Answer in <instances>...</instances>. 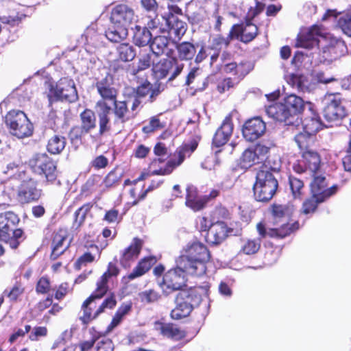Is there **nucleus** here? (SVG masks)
<instances>
[{
  "mask_svg": "<svg viewBox=\"0 0 351 351\" xmlns=\"http://www.w3.org/2000/svg\"><path fill=\"white\" fill-rule=\"evenodd\" d=\"M210 254L207 247L200 242L189 243L178 258V264L186 268L191 276H199L206 273L205 263L210 260Z\"/></svg>",
  "mask_w": 351,
  "mask_h": 351,
  "instance_id": "obj_4",
  "label": "nucleus"
},
{
  "mask_svg": "<svg viewBox=\"0 0 351 351\" xmlns=\"http://www.w3.org/2000/svg\"><path fill=\"white\" fill-rule=\"evenodd\" d=\"M326 199L320 197H315L312 195V197L307 199L304 202L302 205V212L304 214H308L311 213H313L317 206L318 203H321L324 202Z\"/></svg>",
  "mask_w": 351,
  "mask_h": 351,
  "instance_id": "obj_49",
  "label": "nucleus"
},
{
  "mask_svg": "<svg viewBox=\"0 0 351 351\" xmlns=\"http://www.w3.org/2000/svg\"><path fill=\"white\" fill-rule=\"evenodd\" d=\"M29 166L35 173L43 176L47 182H53L56 180V165L46 154L34 155L29 160Z\"/></svg>",
  "mask_w": 351,
  "mask_h": 351,
  "instance_id": "obj_11",
  "label": "nucleus"
},
{
  "mask_svg": "<svg viewBox=\"0 0 351 351\" xmlns=\"http://www.w3.org/2000/svg\"><path fill=\"white\" fill-rule=\"evenodd\" d=\"M108 160L107 158H106L103 155H100L97 157H96L93 161H92V166L96 169H99L101 168H104L108 165Z\"/></svg>",
  "mask_w": 351,
  "mask_h": 351,
  "instance_id": "obj_63",
  "label": "nucleus"
},
{
  "mask_svg": "<svg viewBox=\"0 0 351 351\" xmlns=\"http://www.w3.org/2000/svg\"><path fill=\"white\" fill-rule=\"evenodd\" d=\"M138 296L142 302L147 304L157 302L160 298V294L153 289L142 291L139 293Z\"/></svg>",
  "mask_w": 351,
  "mask_h": 351,
  "instance_id": "obj_52",
  "label": "nucleus"
},
{
  "mask_svg": "<svg viewBox=\"0 0 351 351\" xmlns=\"http://www.w3.org/2000/svg\"><path fill=\"white\" fill-rule=\"evenodd\" d=\"M24 292V287L20 282L14 285L10 290H5L3 294L11 301H16Z\"/></svg>",
  "mask_w": 351,
  "mask_h": 351,
  "instance_id": "obj_51",
  "label": "nucleus"
},
{
  "mask_svg": "<svg viewBox=\"0 0 351 351\" xmlns=\"http://www.w3.org/2000/svg\"><path fill=\"white\" fill-rule=\"evenodd\" d=\"M211 225L210 221L205 217L197 219V226L201 232H205V234H206Z\"/></svg>",
  "mask_w": 351,
  "mask_h": 351,
  "instance_id": "obj_64",
  "label": "nucleus"
},
{
  "mask_svg": "<svg viewBox=\"0 0 351 351\" xmlns=\"http://www.w3.org/2000/svg\"><path fill=\"white\" fill-rule=\"evenodd\" d=\"M228 227L223 221H217L211 225L204 235L207 243L217 245L225 240L228 235Z\"/></svg>",
  "mask_w": 351,
  "mask_h": 351,
  "instance_id": "obj_20",
  "label": "nucleus"
},
{
  "mask_svg": "<svg viewBox=\"0 0 351 351\" xmlns=\"http://www.w3.org/2000/svg\"><path fill=\"white\" fill-rule=\"evenodd\" d=\"M169 40L165 36H158L154 38L150 43V49L153 53L160 56L167 49Z\"/></svg>",
  "mask_w": 351,
  "mask_h": 351,
  "instance_id": "obj_44",
  "label": "nucleus"
},
{
  "mask_svg": "<svg viewBox=\"0 0 351 351\" xmlns=\"http://www.w3.org/2000/svg\"><path fill=\"white\" fill-rule=\"evenodd\" d=\"M199 136L195 137L190 143H185L179 147L175 152L173 157L165 162L161 158H154L149 166L152 175H169L173 169L180 165L186 157H189L196 149Z\"/></svg>",
  "mask_w": 351,
  "mask_h": 351,
  "instance_id": "obj_6",
  "label": "nucleus"
},
{
  "mask_svg": "<svg viewBox=\"0 0 351 351\" xmlns=\"http://www.w3.org/2000/svg\"><path fill=\"white\" fill-rule=\"evenodd\" d=\"M110 21L112 24H121L128 27L138 21V16L132 7L120 3L112 8Z\"/></svg>",
  "mask_w": 351,
  "mask_h": 351,
  "instance_id": "obj_15",
  "label": "nucleus"
},
{
  "mask_svg": "<svg viewBox=\"0 0 351 351\" xmlns=\"http://www.w3.org/2000/svg\"><path fill=\"white\" fill-rule=\"evenodd\" d=\"M261 247V241L258 240H248L242 246V251L245 254H254L256 253Z\"/></svg>",
  "mask_w": 351,
  "mask_h": 351,
  "instance_id": "obj_53",
  "label": "nucleus"
},
{
  "mask_svg": "<svg viewBox=\"0 0 351 351\" xmlns=\"http://www.w3.org/2000/svg\"><path fill=\"white\" fill-rule=\"evenodd\" d=\"M5 124L10 133L19 138L30 136L33 133V125L21 110H13L5 116Z\"/></svg>",
  "mask_w": 351,
  "mask_h": 351,
  "instance_id": "obj_9",
  "label": "nucleus"
},
{
  "mask_svg": "<svg viewBox=\"0 0 351 351\" xmlns=\"http://www.w3.org/2000/svg\"><path fill=\"white\" fill-rule=\"evenodd\" d=\"M50 289V282L48 278L42 277L37 282L36 290L40 293H47Z\"/></svg>",
  "mask_w": 351,
  "mask_h": 351,
  "instance_id": "obj_59",
  "label": "nucleus"
},
{
  "mask_svg": "<svg viewBox=\"0 0 351 351\" xmlns=\"http://www.w3.org/2000/svg\"><path fill=\"white\" fill-rule=\"evenodd\" d=\"M208 202L207 195L199 196L198 191L193 185H189L186 188L185 204L194 211H198L204 208Z\"/></svg>",
  "mask_w": 351,
  "mask_h": 351,
  "instance_id": "obj_21",
  "label": "nucleus"
},
{
  "mask_svg": "<svg viewBox=\"0 0 351 351\" xmlns=\"http://www.w3.org/2000/svg\"><path fill=\"white\" fill-rule=\"evenodd\" d=\"M156 263V259L154 256H148L141 259L130 274L123 277L122 281L124 283H128L130 280L144 275Z\"/></svg>",
  "mask_w": 351,
  "mask_h": 351,
  "instance_id": "obj_27",
  "label": "nucleus"
},
{
  "mask_svg": "<svg viewBox=\"0 0 351 351\" xmlns=\"http://www.w3.org/2000/svg\"><path fill=\"white\" fill-rule=\"evenodd\" d=\"M164 19L169 27L170 34H173L176 38L180 39L185 34L186 24L184 21L175 16L164 18Z\"/></svg>",
  "mask_w": 351,
  "mask_h": 351,
  "instance_id": "obj_36",
  "label": "nucleus"
},
{
  "mask_svg": "<svg viewBox=\"0 0 351 351\" xmlns=\"http://www.w3.org/2000/svg\"><path fill=\"white\" fill-rule=\"evenodd\" d=\"M152 35L147 27L136 25L133 29L132 40L135 45L144 47L150 43Z\"/></svg>",
  "mask_w": 351,
  "mask_h": 351,
  "instance_id": "obj_33",
  "label": "nucleus"
},
{
  "mask_svg": "<svg viewBox=\"0 0 351 351\" xmlns=\"http://www.w3.org/2000/svg\"><path fill=\"white\" fill-rule=\"evenodd\" d=\"M86 134L81 127H74L69 132V137L73 143L80 142L82 136Z\"/></svg>",
  "mask_w": 351,
  "mask_h": 351,
  "instance_id": "obj_61",
  "label": "nucleus"
},
{
  "mask_svg": "<svg viewBox=\"0 0 351 351\" xmlns=\"http://www.w3.org/2000/svg\"><path fill=\"white\" fill-rule=\"evenodd\" d=\"M269 147L258 143L253 148L245 149L240 158L239 165L242 169H247L252 166L260 163L267 158Z\"/></svg>",
  "mask_w": 351,
  "mask_h": 351,
  "instance_id": "obj_14",
  "label": "nucleus"
},
{
  "mask_svg": "<svg viewBox=\"0 0 351 351\" xmlns=\"http://www.w3.org/2000/svg\"><path fill=\"white\" fill-rule=\"evenodd\" d=\"M287 83L293 88L304 91L306 86L304 84V77L297 74H290L286 77Z\"/></svg>",
  "mask_w": 351,
  "mask_h": 351,
  "instance_id": "obj_50",
  "label": "nucleus"
},
{
  "mask_svg": "<svg viewBox=\"0 0 351 351\" xmlns=\"http://www.w3.org/2000/svg\"><path fill=\"white\" fill-rule=\"evenodd\" d=\"M270 164L269 160H265L256 174V180L253 190L254 197L258 202L269 201L278 189V181L272 172H278L279 167H271Z\"/></svg>",
  "mask_w": 351,
  "mask_h": 351,
  "instance_id": "obj_7",
  "label": "nucleus"
},
{
  "mask_svg": "<svg viewBox=\"0 0 351 351\" xmlns=\"http://www.w3.org/2000/svg\"><path fill=\"white\" fill-rule=\"evenodd\" d=\"M234 39V33L230 29L226 37L221 34L216 35L211 41V49L217 51H221L228 47L231 40Z\"/></svg>",
  "mask_w": 351,
  "mask_h": 351,
  "instance_id": "obj_42",
  "label": "nucleus"
},
{
  "mask_svg": "<svg viewBox=\"0 0 351 351\" xmlns=\"http://www.w3.org/2000/svg\"><path fill=\"white\" fill-rule=\"evenodd\" d=\"M289 182L293 198L301 199L304 189L303 182L291 176L289 178Z\"/></svg>",
  "mask_w": 351,
  "mask_h": 351,
  "instance_id": "obj_48",
  "label": "nucleus"
},
{
  "mask_svg": "<svg viewBox=\"0 0 351 351\" xmlns=\"http://www.w3.org/2000/svg\"><path fill=\"white\" fill-rule=\"evenodd\" d=\"M274 223L277 226L273 228H266L262 223L257 224V230L261 238L267 236L270 237L283 238L298 229L299 224L295 222L289 224L291 212L289 208L283 205H274L272 209Z\"/></svg>",
  "mask_w": 351,
  "mask_h": 351,
  "instance_id": "obj_5",
  "label": "nucleus"
},
{
  "mask_svg": "<svg viewBox=\"0 0 351 351\" xmlns=\"http://www.w3.org/2000/svg\"><path fill=\"white\" fill-rule=\"evenodd\" d=\"M304 101L300 97L290 94L282 101L267 106L265 111L269 117L291 125L300 123L298 115L304 110Z\"/></svg>",
  "mask_w": 351,
  "mask_h": 351,
  "instance_id": "obj_3",
  "label": "nucleus"
},
{
  "mask_svg": "<svg viewBox=\"0 0 351 351\" xmlns=\"http://www.w3.org/2000/svg\"><path fill=\"white\" fill-rule=\"evenodd\" d=\"M30 325H25L24 328H14L13 330L12 334L10 335L9 338V342L13 343L18 339L24 337L25 335L30 331Z\"/></svg>",
  "mask_w": 351,
  "mask_h": 351,
  "instance_id": "obj_55",
  "label": "nucleus"
},
{
  "mask_svg": "<svg viewBox=\"0 0 351 351\" xmlns=\"http://www.w3.org/2000/svg\"><path fill=\"white\" fill-rule=\"evenodd\" d=\"M209 288L210 286L206 285L181 291L176 298V306L171 312V318L180 319L189 316L193 308L200 304L202 295L207 294Z\"/></svg>",
  "mask_w": 351,
  "mask_h": 351,
  "instance_id": "obj_8",
  "label": "nucleus"
},
{
  "mask_svg": "<svg viewBox=\"0 0 351 351\" xmlns=\"http://www.w3.org/2000/svg\"><path fill=\"white\" fill-rule=\"evenodd\" d=\"M233 128L230 116L226 117L220 128L216 131L213 138V144L217 147L225 145L232 135Z\"/></svg>",
  "mask_w": 351,
  "mask_h": 351,
  "instance_id": "obj_23",
  "label": "nucleus"
},
{
  "mask_svg": "<svg viewBox=\"0 0 351 351\" xmlns=\"http://www.w3.org/2000/svg\"><path fill=\"white\" fill-rule=\"evenodd\" d=\"M131 309L132 304L130 303L121 304L116 311L110 324L108 326L106 332H110L114 328L118 326L123 320L125 317L129 314Z\"/></svg>",
  "mask_w": 351,
  "mask_h": 351,
  "instance_id": "obj_34",
  "label": "nucleus"
},
{
  "mask_svg": "<svg viewBox=\"0 0 351 351\" xmlns=\"http://www.w3.org/2000/svg\"><path fill=\"white\" fill-rule=\"evenodd\" d=\"M81 128L85 133H88L96 127V117L95 113L89 109L84 110L80 114Z\"/></svg>",
  "mask_w": 351,
  "mask_h": 351,
  "instance_id": "obj_39",
  "label": "nucleus"
},
{
  "mask_svg": "<svg viewBox=\"0 0 351 351\" xmlns=\"http://www.w3.org/2000/svg\"><path fill=\"white\" fill-rule=\"evenodd\" d=\"M41 195L40 190L36 187V182L32 180L24 181L20 185L17 199L21 204H27L38 200Z\"/></svg>",
  "mask_w": 351,
  "mask_h": 351,
  "instance_id": "obj_17",
  "label": "nucleus"
},
{
  "mask_svg": "<svg viewBox=\"0 0 351 351\" xmlns=\"http://www.w3.org/2000/svg\"><path fill=\"white\" fill-rule=\"evenodd\" d=\"M65 145V138L56 134L48 141L47 150L53 154H60L64 149Z\"/></svg>",
  "mask_w": 351,
  "mask_h": 351,
  "instance_id": "obj_43",
  "label": "nucleus"
},
{
  "mask_svg": "<svg viewBox=\"0 0 351 351\" xmlns=\"http://www.w3.org/2000/svg\"><path fill=\"white\" fill-rule=\"evenodd\" d=\"M113 77L109 74L106 73V76L96 83V87L100 96L101 100L113 101L117 98V90L112 86Z\"/></svg>",
  "mask_w": 351,
  "mask_h": 351,
  "instance_id": "obj_25",
  "label": "nucleus"
},
{
  "mask_svg": "<svg viewBox=\"0 0 351 351\" xmlns=\"http://www.w3.org/2000/svg\"><path fill=\"white\" fill-rule=\"evenodd\" d=\"M96 108L99 118V133L103 135L111 130L109 118L111 107L104 100H99L96 103Z\"/></svg>",
  "mask_w": 351,
  "mask_h": 351,
  "instance_id": "obj_24",
  "label": "nucleus"
},
{
  "mask_svg": "<svg viewBox=\"0 0 351 351\" xmlns=\"http://www.w3.org/2000/svg\"><path fill=\"white\" fill-rule=\"evenodd\" d=\"M142 246L143 241L138 238H134L131 245L123 251L120 258L121 265L125 268L129 267L131 262L138 256Z\"/></svg>",
  "mask_w": 351,
  "mask_h": 351,
  "instance_id": "obj_26",
  "label": "nucleus"
},
{
  "mask_svg": "<svg viewBox=\"0 0 351 351\" xmlns=\"http://www.w3.org/2000/svg\"><path fill=\"white\" fill-rule=\"evenodd\" d=\"M319 43L322 45L320 61L330 64L348 53L346 43L341 39L332 36H323L320 27L313 25L304 30L298 36L296 46L307 49H313Z\"/></svg>",
  "mask_w": 351,
  "mask_h": 351,
  "instance_id": "obj_1",
  "label": "nucleus"
},
{
  "mask_svg": "<svg viewBox=\"0 0 351 351\" xmlns=\"http://www.w3.org/2000/svg\"><path fill=\"white\" fill-rule=\"evenodd\" d=\"M119 273V269L113 263H109L107 270L97 280L96 289L88 298L82 304L83 315L80 319L84 324H88L93 319L96 318L99 314L103 313L106 308L112 309L117 304V300L114 295L108 297L102 304L98 307L94 313H92V302L95 299L101 298L108 291V282L112 277H116Z\"/></svg>",
  "mask_w": 351,
  "mask_h": 351,
  "instance_id": "obj_2",
  "label": "nucleus"
},
{
  "mask_svg": "<svg viewBox=\"0 0 351 351\" xmlns=\"http://www.w3.org/2000/svg\"><path fill=\"white\" fill-rule=\"evenodd\" d=\"M19 219L12 212H5L0 214V232L4 235L10 236V231L13 230Z\"/></svg>",
  "mask_w": 351,
  "mask_h": 351,
  "instance_id": "obj_31",
  "label": "nucleus"
},
{
  "mask_svg": "<svg viewBox=\"0 0 351 351\" xmlns=\"http://www.w3.org/2000/svg\"><path fill=\"white\" fill-rule=\"evenodd\" d=\"M160 128H161V125H160V120L158 118H156V117H154L150 119L149 124L147 125H145L143 128V131L145 133H150V132H154L155 130H157Z\"/></svg>",
  "mask_w": 351,
  "mask_h": 351,
  "instance_id": "obj_62",
  "label": "nucleus"
},
{
  "mask_svg": "<svg viewBox=\"0 0 351 351\" xmlns=\"http://www.w3.org/2000/svg\"><path fill=\"white\" fill-rule=\"evenodd\" d=\"M190 275L186 268H182L176 261V267L169 270L163 276L162 288L167 293L181 289L186 285V275Z\"/></svg>",
  "mask_w": 351,
  "mask_h": 351,
  "instance_id": "obj_13",
  "label": "nucleus"
},
{
  "mask_svg": "<svg viewBox=\"0 0 351 351\" xmlns=\"http://www.w3.org/2000/svg\"><path fill=\"white\" fill-rule=\"evenodd\" d=\"M314 135L310 134L304 130L295 136V141L301 150L306 151L308 146L313 142Z\"/></svg>",
  "mask_w": 351,
  "mask_h": 351,
  "instance_id": "obj_47",
  "label": "nucleus"
},
{
  "mask_svg": "<svg viewBox=\"0 0 351 351\" xmlns=\"http://www.w3.org/2000/svg\"><path fill=\"white\" fill-rule=\"evenodd\" d=\"M47 335V329L44 326L34 327L29 335V339L32 341H36L40 337H45Z\"/></svg>",
  "mask_w": 351,
  "mask_h": 351,
  "instance_id": "obj_58",
  "label": "nucleus"
},
{
  "mask_svg": "<svg viewBox=\"0 0 351 351\" xmlns=\"http://www.w3.org/2000/svg\"><path fill=\"white\" fill-rule=\"evenodd\" d=\"M302 162L306 169H308L313 174H315L320 167V156L317 152L311 149H306L302 154Z\"/></svg>",
  "mask_w": 351,
  "mask_h": 351,
  "instance_id": "obj_32",
  "label": "nucleus"
},
{
  "mask_svg": "<svg viewBox=\"0 0 351 351\" xmlns=\"http://www.w3.org/2000/svg\"><path fill=\"white\" fill-rule=\"evenodd\" d=\"M322 123L319 117L313 114L311 117H306L303 121V130L310 134L315 135L322 128Z\"/></svg>",
  "mask_w": 351,
  "mask_h": 351,
  "instance_id": "obj_38",
  "label": "nucleus"
},
{
  "mask_svg": "<svg viewBox=\"0 0 351 351\" xmlns=\"http://www.w3.org/2000/svg\"><path fill=\"white\" fill-rule=\"evenodd\" d=\"M176 58L163 59L153 66V71L156 76L159 79L166 77L173 68Z\"/></svg>",
  "mask_w": 351,
  "mask_h": 351,
  "instance_id": "obj_35",
  "label": "nucleus"
},
{
  "mask_svg": "<svg viewBox=\"0 0 351 351\" xmlns=\"http://www.w3.org/2000/svg\"><path fill=\"white\" fill-rule=\"evenodd\" d=\"M158 92L155 90H152V85L149 82H145L136 88V95L139 97H144L147 95H149V101L152 102L156 96H157Z\"/></svg>",
  "mask_w": 351,
  "mask_h": 351,
  "instance_id": "obj_46",
  "label": "nucleus"
},
{
  "mask_svg": "<svg viewBox=\"0 0 351 351\" xmlns=\"http://www.w3.org/2000/svg\"><path fill=\"white\" fill-rule=\"evenodd\" d=\"M97 351H113L114 346L112 341L108 338L102 337L97 339Z\"/></svg>",
  "mask_w": 351,
  "mask_h": 351,
  "instance_id": "obj_56",
  "label": "nucleus"
},
{
  "mask_svg": "<svg viewBox=\"0 0 351 351\" xmlns=\"http://www.w3.org/2000/svg\"><path fill=\"white\" fill-rule=\"evenodd\" d=\"M313 176L314 178L312 183L311 184L312 195L315 197L318 196L324 199H327L336 193V186L326 188L327 184L325 177L322 176H316L315 174H313Z\"/></svg>",
  "mask_w": 351,
  "mask_h": 351,
  "instance_id": "obj_22",
  "label": "nucleus"
},
{
  "mask_svg": "<svg viewBox=\"0 0 351 351\" xmlns=\"http://www.w3.org/2000/svg\"><path fill=\"white\" fill-rule=\"evenodd\" d=\"M121 173L117 171H111L105 178L104 184L106 188L117 185L121 179Z\"/></svg>",
  "mask_w": 351,
  "mask_h": 351,
  "instance_id": "obj_54",
  "label": "nucleus"
},
{
  "mask_svg": "<svg viewBox=\"0 0 351 351\" xmlns=\"http://www.w3.org/2000/svg\"><path fill=\"white\" fill-rule=\"evenodd\" d=\"M95 260L94 256L90 252H86L82 255L75 262V265L77 269H80L82 265L92 263Z\"/></svg>",
  "mask_w": 351,
  "mask_h": 351,
  "instance_id": "obj_60",
  "label": "nucleus"
},
{
  "mask_svg": "<svg viewBox=\"0 0 351 351\" xmlns=\"http://www.w3.org/2000/svg\"><path fill=\"white\" fill-rule=\"evenodd\" d=\"M69 243L67 241V233L64 230H59L55 232L52 241V252L51 258L56 259L68 247Z\"/></svg>",
  "mask_w": 351,
  "mask_h": 351,
  "instance_id": "obj_28",
  "label": "nucleus"
},
{
  "mask_svg": "<svg viewBox=\"0 0 351 351\" xmlns=\"http://www.w3.org/2000/svg\"><path fill=\"white\" fill-rule=\"evenodd\" d=\"M154 327L156 330L159 332L160 335L167 338L178 340L185 336L183 331L171 324L156 322L154 324Z\"/></svg>",
  "mask_w": 351,
  "mask_h": 351,
  "instance_id": "obj_30",
  "label": "nucleus"
},
{
  "mask_svg": "<svg viewBox=\"0 0 351 351\" xmlns=\"http://www.w3.org/2000/svg\"><path fill=\"white\" fill-rule=\"evenodd\" d=\"M117 53L119 59L123 62H130L134 60L136 56V50L129 43L120 44L117 47Z\"/></svg>",
  "mask_w": 351,
  "mask_h": 351,
  "instance_id": "obj_41",
  "label": "nucleus"
},
{
  "mask_svg": "<svg viewBox=\"0 0 351 351\" xmlns=\"http://www.w3.org/2000/svg\"><path fill=\"white\" fill-rule=\"evenodd\" d=\"M266 130L265 123L260 117H254L245 121L243 126V137L250 142L260 138Z\"/></svg>",
  "mask_w": 351,
  "mask_h": 351,
  "instance_id": "obj_16",
  "label": "nucleus"
},
{
  "mask_svg": "<svg viewBox=\"0 0 351 351\" xmlns=\"http://www.w3.org/2000/svg\"><path fill=\"white\" fill-rule=\"evenodd\" d=\"M91 208L92 204L88 203L82 206L75 212V219L73 224V228L77 229L83 224L86 215L90 210Z\"/></svg>",
  "mask_w": 351,
  "mask_h": 351,
  "instance_id": "obj_45",
  "label": "nucleus"
},
{
  "mask_svg": "<svg viewBox=\"0 0 351 351\" xmlns=\"http://www.w3.org/2000/svg\"><path fill=\"white\" fill-rule=\"evenodd\" d=\"M114 114V120L113 121V130L117 132H121L124 128V124L130 119L129 110L127 103L125 101H117L116 99L112 101Z\"/></svg>",
  "mask_w": 351,
  "mask_h": 351,
  "instance_id": "obj_19",
  "label": "nucleus"
},
{
  "mask_svg": "<svg viewBox=\"0 0 351 351\" xmlns=\"http://www.w3.org/2000/svg\"><path fill=\"white\" fill-rule=\"evenodd\" d=\"M106 38L112 43H121L128 36V27L121 24H110L105 31Z\"/></svg>",
  "mask_w": 351,
  "mask_h": 351,
  "instance_id": "obj_29",
  "label": "nucleus"
},
{
  "mask_svg": "<svg viewBox=\"0 0 351 351\" xmlns=\"http://www.w3.org/2000/svg\"><path fill=\"white\" fill-rule=\"evenodd\" d=\"M152 55L150 53L141 54L140 57L138 59L137 63L133 64L132 66L129 69L130 73L132 75H136L140 71L148 69L153 62L152 60Z\"/></svg>",
  "mask_w": 351,
  "mask_h": 351,
  "instance_id": "obj_37",
  "label": "nucleus"
},
{
  "mask_svg": "<svg viewBox=\"0 0 351 351\" xmlns=\"http://www.w3.org/2000/svg\"><path fill=\"white\" fill-rule=\"evenodd\" d=\"M342 97L340 93H326L322 98L324 115L329 121H336L343 118L346 109L342 104Z\"/></svg>",
  "mask_w": 351,
  "mask_h": 351,
  "instance_id": "obj_12",
  "label": "nucleus"
},
{
  "mask_svg": "<svg viewBox=\"0 0 351 351\" xmlns=\"http://www.w3.org/2000/svg\"><path fill=\"white\" fill-rule=\"evenodd\" d=\"M338 25L343 32L351 36V15H346L339 19Z\"/></svg>",
  "mask_w": 351,
  "mask_h": 351,
  "instance_id": "obj_57",
  "label": "nucleus"
},
{
  "mask_svg": "<svg viewBox=\"0 0 351 351\" xmlns=\"http://www.w3.org/2000/svg\"><path fill=\"white\" fill-rule=\"evenodd\" d=\"M231 29L234 38L240 39L243 43L252 41L258 34L257 26L248 21L241 25H234Z\"/></svg>",
  "mask_w": 351,
  "mask_h": 351,
  "instance_id": "obj_18",
  "label": "nucleus"
},
{
  "mask_svg": "<svg viewBox=\"0 0 351 351\" xmlns=\"http://www.w3.org/2000/svg\"><path fill=\"white\" fill-rule=\"evenodd\" d=\"M178 57L182 60H191L196 53V47L189 42H183L177 46Z\"/></svg>",
  "mask_w": 351,
  "mask_h": 351,
  "instance_id": "obj_40",
  "label": "nucleus"
},
{
  "mask_svg": "<svg viewBox=\"0 0 351 351\" xmlns=\"http://www.w3.org/2000/svg\"><path fill=\"white\" fill-rule=\"evenodd\" d=\"M49 89V100L74 102L78 98L75 83L72 79L68 77L60 79L56 84H50Z\"/></svg>",
  "mask_w": 351,
  "mask_h": 351,
  "instance_id": "obj_10",
  "label": "nucleus"
}]
</instances>
